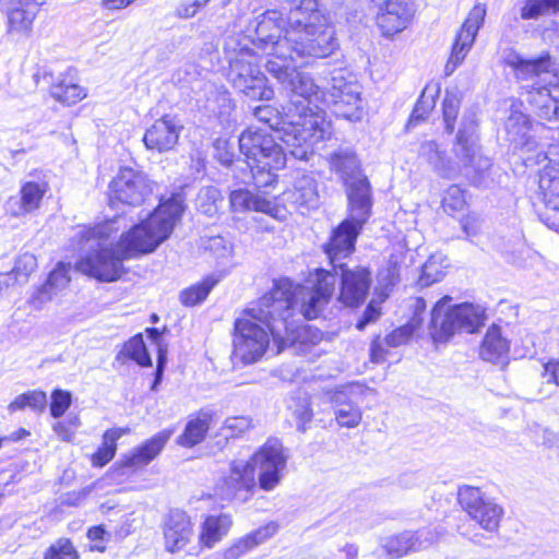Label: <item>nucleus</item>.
<instances>
[{
  "label": "nucleus",
  "mask_w": 559,
  "mask_h": 559,
  "mask_svg": "<svg viewBox=\"0 0 559 559\" xmlns=\"http://www.w3.org/2000/svg\"><path fill=\"white\" fill-rule=\"evenodd\" d=\"M153 192L147 177L130 167L121 168L109 185V200L131 205H141L146 197Z\"/></svg>",
  "instance_id": "obj_18"
},
{
  "label": "nucleus",
  "mask_w": 559,
  "mask_h": 559,
  "mask_svg": "<svg viewBox=\"0 0 559 559\" xmlns=\"http://www.w3.org/2000/svg\"><path fill=\"white\" fill-rule=\"evenodd\" d=\"M37 269V259L34 254L25 252L20 254L14 263L11 273L17 281L19 286H23L28 283L31 275Z\"/></svg>",
  "instance_id": "obj_41"
},
{
  "label": "nucleus",
  "mask_w": 559,
  "mask_h": 559,
  "mask_svg": "<svg viewBox=\"0 0 559 559\" xmlns=\"http://www.w3.org/2000/svg\"><path fill=\"white\" fill-rule=\"evenodd\" d=\"M233 525L229 514L209 515L202 525L200 543L206 548L214 547L226 536Z\"/></svg>",
  "instance_id": "obj_33"
},
{
  "label": "nucleus",
  "mask_w": 559,
  "mask_h": 559,
  "mask_svg": "<svg viewBox=\"0 0 559 559\" xmlns=\"http://www.w3.org/2000/svg\"><path fill=\"white\" fill-rule=\"evenodd\" d=\"M218 280L213 276L204 278L201 283L192 285L180 293V301L187 307H193L205 300Z\"/></svg>",
  "instance_id": "obj_39"
},
{
  "label": "nucleus",
  "mask_w": 559,
  "mask_h": 559,
  "mask_svg": "<svg viewBox=\"0 0 559 559\" xmlns=\"http://www.w3.org/2000/svg\"><path fill=\"white\" fill-rule=\"evenodd\" d=\"M222 201L221 191L216 187H203L198 193L197 206L203 214L214 216L217 213Z\"/></svg>",
  "instance_id": "obj_40"
},
{
  "label": "nucleus",
  "mask_w": 559,
  "mask_h": 559,
  "mask_svg": "<svg viewBox=\"0 0 559 559\" xmlns=\"http://www.w3.org/2000/svg\"><path fill=\"white\" fill-rule=\"evenodd\" d=\"M330 169L335 173L346 186L347 201L349 193L358 192L360 188H366V199L371 200V188L366 176L362 175L360 163L356 153L349 147H340L329 156Z\"/></svg>",
  "instance_id": "obj_20"
},
{
  "label": "nucleus",
  "mask_w": 559,
  "mask_h": 559,
  "mask_svg": "<svg viewBox=\"0 0 559 559\" xmlns=\"http://www.w3.org/2000/svg\"><path fill=\"white\" fill-rule=\"evenodd\" d=\"M423 323V319H417V317H413L412 320L394 331L388 334L384 338V343L389 347H399L408 342L412 335L419 329Z\"/></svg>",
  "instance_id": "obj_43"
},
{
  "label": "nucleus",
  "mask_w": 559,
  "mask_h": 559,
  "mask_svg": "<svg viewBox=\"0 0 559 559\" xmlns=\"http://www.w3.org/2000/svg\"><path fill=\"white\" fill-rule=\"evenodd\" d=\"M254 34V38H249V46L253 45L269 59L281 60L288 56L290 40L287 39V27H284L281 12L270 10L259 15Z\"/></svg>",
  "instance_id": "obj_9"
},
{
  "label": "nucleus",
  "mask_w": 559,
  "mask_h": 559,
  "mask_svg": "<svg viewBox=\"0 0 559 559\" xmlns=\"http://www.w3.org/2000/svg\"><path fill=\"white\" fill-rule=\"evenodd\" d=\"M203 247L218 261H225L233 254L231 243L222 236L207 238L203 241Z\"/></svg>",
  "instance_id": "obj_47"
},
{
  "label": "nucleus",
  "mask_w": 559,
  "mask_h": 559,
  "mask_svg": "<svg viewBox=\"0 0 559 559\" xmlns=\"http://www.w3.org/2000/svg\"><path fill=\"white\" fill-rule=\"evenodd\" d=\"M229 202L231 209L236 212L255 211L275 217L280 211L274 201L247 189L231 191Z\"/></svg>",
  "instance_id": "obj_29"
},
{
  "label": "nucleus",
  "mask_w": 559,
  "mask_h": 559,
  "mask_svg": "<svg viewBox=\"0 0 559 559\" xmlns=\"http://www.w3.org/2000/svg\"><path fill=\"white\" fill-rule=\"evenodd\" d=\"M181 130L182 126L175 117L165 115L146 129L143 142L147 150L168 152L178 143Z\"/></svg>",
  "instance_id": "obj_25"
},
{
  "label": "nucleus",
  "mask_w": 559,
  "mask_h": 559,
  "mask_svg": "<svg viewBox=\"0 0 559 559\" xmlns=\"http://www.w3.org/2000/svg\"><path fill=\"white\" fill-rule=\"evenodd\" d=\"M521 83L522 96L536 115L547 121H559V78L548 52L536 59H524L515 52L506 57Z\"/></svg>",
  "instance_id": "obj_4"
},
{
  "label": "nucleus",
  "mask_w": 559,
  "mask_h": 559,
  "mask_svg": "<svg viewBox=\"0 0 559 559\" xmlns=\"http://www.w3.org/2000/svg\"><path fill=\"white\" fill-rule=\"evenodd\" d=\"M288 453L281 440L269 439L248 462L258 468L259 487L264 491L274 490L282 481L287 466Z\"/></svg>",
  "instance_id": "obj_12"
},
{
  "label": "nucleus",
  "mask_w": 559,
  "mask_h": 559,
  "mask_svg": "<svg viewBox=\"0 0 559 559\" xmlns=\"http://www.w3.org/2000/svg\"><path fill=\"white\" fill-rule=\"evenodd\" d=\"M239 150L247 163L263 164L262 167L284 168L286 155L275 139L264 129L249 127L239 136Z\"/></svg>",
  "instance_id": "obj_11"
},
{
  "label": "nucleus",
  "mask_w": 559,
  "mask_h": 559,
  "mask_svg": "<svg viewBox=\"0 0 559 559\" xmlns=\"http://www.w3.org/2000/svg\"><path fill=\"white\" fill-rule=\"evenodd\" d=\"M329 95L336 116L354 122L362 119L361 86L342 70L333 72Z\"/></svg>",
  "instance_id": "obj_15"
},
{
  "label": "nucleus",
  "mask_w": 559,
  "mask_h": 559,
  "mask_svg": "<svg viewBox=\"0 0 559 559\" xmlns=\"http://www.w3.org/2000/svg\"><path fill=\"white\" fill-rule=\"evenodd\" d=\"M380 314V308L377 305V302L373 300L370 301L361 319H359L358 322L356 323V328L360 331L364 330L368 324L377 321Z\"/></svg>",
  "instance_id": "obj_62"
},
{
  "label": "nucleus",
  "mask_w": 559,
  "mask_h": 559,
  "mask_svg": "<svg viewBox=\"0 0 559 559\" xmlns=\"http://www.w3.org/2000/svg\"><path fill=\"white\" fill-rule=\"evenodd\" d=\"M45 3L38 0H0V10L5 15L7 35L28 36L39 9Z\"/></svg>",
  "instance_id": "obj_21"
},
{
  "label": "nucleus",
  "mask_w": 559,
  "mask_h": 559,
  "mask_svg": "<svg viewBox=\"0 0 559 559\" xmlns=\"http://www.w3.org/2000/svg\"><path fill=\"white\" fill-rule=\"evenodd\" d=\"M213 146L215 158L222 165L229 166L234 160L233 145L229 141L225 139H217Z\"/></svg>",
  "instance_id": "obj_60"
},
{
  "label": "nucleus",
  "mask_w": 559,
  "mask_h": 559,
  "mask_svg": "<svg viewBox=\"0 0 559 559\" xmlns=\"http://www.w3.org/2000/svg\"><path fill=\"white\" fill-rule=\"evenodd\" d=\"M449 296L441 298L431 311L429 333L435 343L447 342L456 332L474 333L485 322V309L473 304L448 307Z\"/></svg>",
  "instance_id": "obj_7"
},
{
  "label": "nucleus",
  "mask_w": 559,
  "mask_h": 559,
  "mask_svg": "<svg viewBox=\"0 0 559 559\" xmlns=\"http://www.w3.org/2000/svg\"><path fill=\"white\" fill-rule=\"evenodd\" d=\"M50 93L56 100L67 106L81 102L87 95L84 87L67 78L53 84L50 88Z\"/></svg>",
  "instance_id": "obj_36"
},
{
  "label": "nucleus",
  "mask_w": 559,
  "mask_h": 559,
  "mask_svg": "<svg viewBox=\"0 0 559 559\" xmlns=\"http://www.w3.org/2000/svg\"><path fill=\"white\" fill-rule=\"evenodd\" d=\"M442 527H425L418 531H404L388 536L381 542V549L390 559L402 558L411 552L424 550L443 536Z\"/></svg>",
  "instance_id": "obj_19"
},
{
  "label": "nucleus",
  "mask_w": 559,
  "mask_h": 559,
  "mask_svg": "<svg viewBox=\"0 0 559 559\" xmlns=\"http://www.w3.org/2000/svg\"><path fill=\"white\" fill-rule=\"evenodd\" d=\"M210 0H182L178 3L175 10V14L179 19H192L194 17Z\"/></svg>",
  "instance_id": "obj_57"
},
{
  "label": "nucleus",
  "mask_w": 559,
  "mask_h": 559,
  "mask_svg": "<svg viewBox=\"0 0 559 559\" xmlns=\"http://www.w3.org/2000/svg\"><path fill=\"white\" fill-rule=\"evenodd\" d=\"M265 69L280 83L287 99L283 108L289 123L284 129V144L292 156L306 160L313 146L332 133L331 123L319 107L324 100V93L311 74L298 70L294 56L267 59Z\"/></svg>",
  "instance_id": "obj_3"
},
{
  "label": "nucleus",
  "mask_w": 559,
  "mask_h": 559,
  "mask_svg": "<svg viewBox=\"0 0 559 559\" xmlns=\"http://www.w3.org/2000/svg\"><path fill=\"white\" fill-rule=\"evenodd\" d=\"M366 191V188H360L358 192L349 193L347 217L333 230L325 245V252L335 272L338 264H344L342 260L355 250L356 239L371 216L372 202L367 201Z\"/></svg>",
  "instance_id": "obj_6"
},
{
  "label": "nucleus",
  "mask_w": 559,
  "mask_h": 559,
  "mask_svg": "<svg viewBox=\"0 0 559 559\" xmlns=\"http://www.w3.org/2000/svg\"><path fill=\"white\" fill-rule=\"evenodd\" d=\"M72 402L71 393L61 389H56L51 393L50 414L55 418L61 417L70 407Z\"/></svg>",
  "instance_id": "obj_53"
},
{
  "label": "nucleus",
  "mask_w": 559,
  "mask_h": 559,
  "mask_svg": "<svg viewBox=\"0 0 559 559\" xmlns=\"http://www.w3.org/2000/svg\"><path fill=\"white\" fill-rule=\"evenodd\" d=\"M418 156L431 166L441 178L453 180L464 176L473 186L474 179L459 159L452 160L445 156L435 141H425L420 144Z\"/></svg>",
  "instance_id": "obj_24"
},
{
  "label": "nucleus",
  "mask_w": 559,
  "mask_h": 559,
  "mask_svg": "<svg viewBox=\"0 0 559 559\" xmlns=\"http://www.w3.org/2000/svg\"><path fill=\"white\" fill-rule=\"evenodd\" d=\"M300 14H308V21H312L314 23L323 22V20L326 19L318 10L317 0H292L286 21L287 33L289 31H296L298 33L304 31L300 28Z\"/></svg>",
  "instance_id": "obj_34"
},
{
  "label": "nucleus",
  "mask_w": 559,
  "mask_h": 559,
  "mask_svg": "<svg viewBox=\"0 0 559 559\" xmlns=\"http://www.w3.org/2000/svg\"><path fill=\"white\" fill-rule=\"evenodd\" d=\"M122 354L133 359L141 366H151L152 360L147 353L142 335H135L123 346Z\"/></svg>",
  "instance_id": "obj_44"
},
{
  "label": "nucleus",
  "mask_w": 559,
  "mask_h": 559,
  "mask_svg": "<svg viewBox=\"0 0 559 559\" xmlns=\"http://www.w3.org/2000/svg\"><path fill=\"white\" fill-rule=\"evenodd\" d=\"M25 394L28 407L35 412H43L47 405V395L43 391L33 390Z\"/></svg>",
  "instance_id": "obj_61"
},
{
  "label": "nucleus",
  "mask_w": 559,
  "mask_h": 559,
  "mask_svg": "<svg viewBox=\"0 0 559 559\" xmlns=\"http://www.w3.org/2000/svg\"><path fill=\"white\" fill-rule=\"evenodd\" d=\"M294 415L296 419L298 420V430L301 432L306 431V425L311 421L312 419V409L310 408L309 403L305 402L296 407L294 411Z\"/></svg>",
  "instance_id": "obj_63"
},
{
  "label": "nucleus",
  "mask_w": 559,
  "mask_h": 559,
  "mask_svg": "<svg viewBox=\"0 0 559 559\" xmlns=\"http://www.w3.org/2000/svg\"><path fill=\"white\" fill-rule=\"evenodd\" d=\"M527 124L528 119L524 114L513 111L506 121V130L513 138L524 136L528 129Z\"/></svg>",
  "instance_id": "obj_55"
},
{
  "label": "nucleus",
  "mask_w": 559,
  "mask_h": 559,
  "mask_svg": "<svg viewBox=\"0 0 559 559\" xmlns=\"http://www.w3.org/2000/svg\"><path fill=\"white\" fill-rule=\"evenodd\" d=\"M289 198L298 206L314 209L319 204L318 183L313 175L302 174L296 177Z\"/></svg>",
  "instance_id": "obj_32"
},
{
  "label": "nucleus",
  "mask_w": 559,
  "mask_h": 559,
  "mask_svg": "<svg viewBox=\"0 0 559 559\" xmlns=\"http://www.w3.org/2000/svg\"><path fill=\"white\" fill-rule=\"evenodd\" d=\"M163 534L167 551L176 552L183 549L192 536L190 518L181 510H171L164 520Z\"/></svg>",
  "instance_id": "obj_26"
},
{
  "label": "nucleus",
  "mask_w": 559,
  "mask_h": 559,
  "mask_svg": "<svg viewBox=\"0 0 559 559\" xmlns=\"http://www.w3.org/2000/svg\"><path fill=\"white\" fill-rule=\"evenodd\" d=\"M46 183L26 182L21 189L22 207L25 212L36 210L46 192Z\"/></svg>",
  "instance_id": "obj_42"
},
{
  "label": "nucleus",
  "mask_w": 559,
  "mask_h": 559,
  "mask_svg": "<svg viewBox=\"0 0 559 559\" xmlns=\"http://www.w3.org/2000/svg\"><path fill=\"white\" fill-rule=\"evenodd\" d=\"M549 164L539 177V193L546 212L540 214L545 224L559 231V145L549 147Z\"/></svg>",
  "instance_id": "obj_17"
},
{
  "label": "nucleus",
  "mask_w": 559,
  "mask_h": 559,
  "mask_svg": "<svg viewBox=\"0 0 559 559\" xmlns=\"http://www.w3.org/2000/svg\"><path fill=\"white\" fill-rule=\"evenodd\" d=\"M409 19V10L401 0H384V5L377 16V24L384 36H392L402 32Z\"/></svg>",
  "instance_id": "obj_27"
},
{
  "label": "nucleus",
  "mask_w": 559,
  "mask_h": 559,
  "mask_svg": "<svg viewBox=\"0 0 559 559\" xmlns=\"http://www.w3.org/2000/svg\"><path fill=\"white\" fill-rule=\"evenodd\" d=\"M510 344L502 336L501 330L497 325H491L481 342L479 355L489 362L497 365H506L508 362V354Z\"/></svg>",
  "instance_id": "obj_30"
},
{
  "label": "nucleus",
  "mask_w": 559,
  "mask_h": 559,
  "mask_svg": "<svg viewBox=\"0 0 559 559\" xmlns=\"http://www.w3.org/2000/svg\"><path fill=\"white\" fill-rule=\"evenodd\" d=\"M183 200L177 194L162 202L147 219L133 226L112 248L116 221L95 227H80L74 235L81 257L76 270L102 282L117 281L123 273V260L153 252L180 219Z\"/></svg>",
  "instance_id": "obj_2"
},
{
  "label": "nucleus",
  "mask_w": 559,
  "mask_h": 559,
  "mask_svg": "<svg viewBox=\"0 0 559 559\" xmlns=\"http://www.w3.org/2000/svg\"><path fill=\"white\" fill-rule=\"evenodd\" d=\"M70 264L59 262L57 266L50 272L47 281L45 282L50 286L55 293H60L69 285L71 278L69 276Z\"/></svg>",
  "instance_id": "obj_51"
},
{
  "label": "nucleus",
  "mask_w": 559,
  "mask_h": 559,
  "mask_svg": "<svg viewBox=\"0 0 559 559\" xmlns=\"http://www.w3.org/2000/svg\"><path fill=\"white\" fill-rule=\"evenodd\" d=\"M461 99L456 91H447L443 99V120L448 133H452L459 114Z\"/></svg>",
  "instance_id": "obj_46"
},
{
  "label": "nucleus",
  "mask_w": 559,
  "mask_h": 559,
  "mask_svg": "<svg viewBox=\"0 0 559 559\" xmlns=\"http://www.w3.org/2000/svg\"><path fill=\"white\" fill-rule=\"evenodd\" d=\"M129 432V429L124 428H112L105 431L103 435V443L98 448L95 454L92 456V463L94 466L103 467L110 462L117 450L116 442Z\"/></svg>",
  "instance_id": "obj_35"
},
{
  "label": "nucleus",
  "mask_w": 559,
  "mask_h": 559,
  "mask_svg": "<svg viewBox=\"0 0 559 559\" xmlns=\"http://www.w3.org/2000/svg\"><path fill=\"white\" fill-rule=\"evenodd\" d=\"M250 428H252V420L247 416L228 417L223 426V430L228 432L230 437H238Z\"/></svg>",
  "instance_id": "obj_56"
},
{
  "label": "nucleus",
  "mask_w": 559,
  "mask_h": 559,
  "mask_svg": "<svg viewBox=\"0 0 559 559\" xmlns=\"http://www.w3.org/2000/svg\"><path fill=\"white\" fill-rule=\"evenodd\" d=\"M449 267L448 258L442 253H433L429 257L423 265L421 276L419 284L421 286H430L433 283L441 281L445 271Z\"/></svg>",
  "instance_id": "obj_37"
},
{
  "label": "nucleus",
  "mask_w": 559,
  "mask_h": 559,
  "mask_svg": "<svg viewBox=\"0 0 559 559\" xmlns=\"http://www.w3.org/2000/svg\"><path fill=\"white\" fill-rule=\"evenodd\" d=\"M441 203L444 212L450 215L461 212L466 205L464 190L457 185H451L444 191Z\"/></svg>",
  "instance_id": "obj_45"
},
{
  "label": "nucleus",
  "mask_w": 559,
  "mask_h": 559,
  "mask_svg": "<svg viewBox=\"0 0 559 559\" xmlns=\"http://www.w3.org/2000/svg\"><path fill=\"white\" fill-rule=\"evenodd\" d=\"M254 117L262 123H264L270 130L276 132L277 138L284 143V129L289 123L287 116H282L280 111L270 106H258L253 111Z\"/></svg>",
  "instance_id": "obj_38"
},
{
  "label": "nucleus",
  "mask_w": 559,
  "mask_h": 559,
  "mask_svg": "<svg viewBox=\"0 0 559 559\" xmlns=\"http://www.w3.org/2000/svg\"><path fill=\"white\" fill-rule=\"evenodd\" d=\"M371 390L360 383H349L329 394L335 420L341 427L355 428L362 418L360 404Z\"/></svg>",
  "instance_id": "obj_16"
},
{
  "label": "nucleus",
  "mask_w": 559,
  "mask_h": 559,
  "mask_svg": "<svg viewBox=\"0 0 559 559\" xmlns=\"http://www.w3.org/2000/svg\"><path fill=\"white\" fill-rule=\"evenodd\" d=\"M214 412L201 409L190 415L183 432L178 437L177 442L187 448L194 447L202 442L211 427Z\"/></svg>",
  "instance_id": "obj_31"
},
{
  "label": "nucleus",
  "mask_w": 559,
  "mask_h": 559,
  "mask_svg": "<svg viewBox=\"0 0 559 559\" xmlns=\"http://www.w3.org/2000/svg\"><path fill=\"white\" fill-rule=\"evenodd\" d=\"M277 524L274 522H270L252 532L243 536V540L246 542L247 546L250 550L255 548L257 546L263 544L269 538L274 536L277 532Z\"/></svg>",
  "instance_id": "obj_52"
},
{
  "label": "nucleus",
  "mask_w": 559,
  "mask_h": 559,
  "mask_svg": "<svg viewBox=\"0 0 559 559\" xmlns=\"http://www.w3.org/2000/svg\"><path fill=\"white\" fill-rule=\"evenodd\" d=\"M309 282L311 287L280 278L254 306L242 312L235 322L233 354L236 359L243 365L260 360L270 345V334L276 353L293 343L296 337L289 319L297 308L307 320L320 316L334 293L336 277L330 271L317 269Z\"/></svg>",
  "instance_id": "obj_1"
},
{
  "label": "nucleus",
  "mask_w": 559,
  "mask_h": 559,
  "mask_svg": "<svg viewBox=\"0 0 559 559\" xmlns=\"http://www.w3.org/2000/svg\"><path fill=\"white\" fill-rule=\"evenodd\" d=\"M400 272L399 265L396 261L390 260L386 263V266L379 271L378 273V282L380 286L384 289H388L395 285L399 281Z\"/></svg>",
  "instance_id": "obj_59"
},
{
  "label": "nucleus",
  "mask_w": 559,
  "mask_h": 559,
  "mask_svg": "<svg viewBox=\"0 0 559 559\" xmlns=\"http://www.w3.org/2000/svg\"><path fill=\"white\" fill-rule=\"evenodd\" d=\"M337 271L341 272L340 301L348 307L364 302L371 284L370 271L365 266L348 264H338Z\"/></svg>",
  "instance_id": "obj_23"
},
{
  "label": "nucleus",
  "mask_w": 559,
  "mask_h": 559,
  "mask_svg": "<svg viewBox=\"0 0 559 559\" xmlns=\"http://www.w3.org/2000/svg\"><path fill=\"white\" fill-rule=\"evenodd\" d=\"M248 166L251 169L252 179L254 186L257 188H269L272 187L276 180L277 176L274 171L280 170L281 168H271V167H261L263 164H251L248 162Z\"/></svg>",
  "instance_id": "obj_49"
},
{
  "label": "nucleus",
  "mask_w": 559,
  "mask_h": 559,
  "mask_svg": "<svg viewBox=\"0 0 559 559\" xmlns=\"http://www.w3.org/2000/svg\"><path fill=\"white\" fill-rule=\"evenodd\" d=\"M173 430H163L135 449L131 454L126 455L121 461L122 467L140 468L152 462L163 450Z\"/></svg>",
  "instance_id": "obj_28"
},
{
  "label": "nucleus",
  "mask_w": 559,
  "mask_h": 559,
  "mask_svg": "<svg viewBox=\"0 0 559 559\" xmlns=\"http://www.w3.org/2000/svg\"><path fill=\"white\" fill-rule=\"evenodd\" d=\"M255 485L251 462L236 460L230 463L228 473L216 481L214 492L222 500L246 502L253 495Z\"/></svg>",
  "instance_id": "obj_13"
},
{
  "label": "nucleus",
  "mask_w": 559,
  "mask_h": 559,
  "mask_svg": "<svg viewBox=\"0 0 559 559\" xmlns=\"http://www.w3.org/2000/svg\"><path fill=\"white\" fill-rule=\"evenodd\" d=\"M477 119L475 112L463 116L454 145L455 158L463 163L474 186L487 187L490 182L491 160L484 156L477 143Z\"/></svg>",
  "instance_id": "obj_8"
},
{
  "label": "nucleus",
  "mask_w": 559,
  "mask_h": 559,
  "mask_svg": "<svg viewBox=\"0 0 559 559\" xmlns=\"http://www.w3.org/2000/svg\"><path fill=\"white\" fill-rule=\"evenodd\" d=\"M459 502L469 518L483 530L490 533L498 530L503 509L492 499L487 498L478 487H461L459 489Z\"/></svg>",
  "instance_id": "obj_14"
},
{
  "label": "nucleus",
  "mask_w": 559,
  "mask_h": 559,
  "mask_svg": "<svg viewBox=\"0 0 559 559\" xmlns=\"http://www.w3.org/2000/svg\"><path fill=\"white\" fill-rule=\"evenodd\" d=\"M57 293H55V290H52L50 288L49 285H47L46 283L43 284L41 286L37 287L33 293L32 295L29 296L27 302L28 305L35 309V310H40L43 309V307L49 302L53 296H56Z\"/></svg>",
  "instance_id": "obj_58"
},
{
  "label": "nucleus",
  "mask_w": 559,
  "mask_h": 559,
  "mask_svg": "<svg viewBox=\"0 0 559 559\" xmlns=\"http://www.w3.org/2000/svg\"><path fill=\"white\" fill-rule=\"evenodd\" d=\"M433 107H435L433 96L432 95L428 96L426 94V91H424L413 109V112L408 119L407 127L411 128V127H416L417 124H419L421 121H424L428 117V115L430 114V111L432 110Z\"/></svg>",
  "instance_id": "obj_50"
},
{
  "label": "nucleus",
  "mask_w": 559,
  "mask_h": 559,
  "mask_svg": "<svg viewBox=\"0 0 559 559\" xmlns=\"http://www.w3.org/2000/svg\"><path fill=\"white\" fill-rule=\"evenodd\" d=\"M485 16L486 8L484 4L478 3L469 11L456 35L450 58L445 64L444 71L447 75H451L465 59L475 41L479 28L484 23Z\"/></svg>",
  "instance_id": "obj_22"
},
{
  "label": "nucleus",
  "mask_w": 559,
  "mask_h": 559,
  "mask_svg": "<svg viewBox=\"0 0 559 559\" xmlns=\"http://www.w3.org/2000/svg\"><path fill=\"white\" fill-rule=\"evenodd\" d=\"M543 377L547 383L559 385V359H551L544 365Z\"/></svg>",
  "instance_id": "obj_64"
},
{
  "label": "nucleus",
  "mask_w": 559,
  "mask_h": 559,
  "mask_svg": "<svg viewBox=\"0 0 559 559\" xmlns=\"http://www.w3.org/2000/svg\"><path fill=\"white\" fill-rule=\"evenodd\" d=\"M229 63L228 80L246 97L253 100H269L274 91L260 69L257 52L249 47V37L229 36L224 45Z\"/></svg>",
  "instance_id": "obj_5"
},
{
  "label": "nucleus",
  "mask_w": 559,
  "mask_h": 559,
  "mask_svg": "<svg viewBox=\"0 0 559 559\" xmlns=\"http://www.w3.org/2000/svg\"><path fill=\"white\" fill-rule=\"evenodd\" d=\"M287 39L290 40L288 56L296 58L316 57L325 58L337 48L334 27L328 19L319 22L311 28H305L301 33L289 31Z\"/></svg>",
  "instance_id": "obj_10"
},
{
  "label": "nucleus",
  "mask_w": 559,
  "mask_h": 559,
  "mask_svg": "<svg viewBox=\"0 0 559 559\" xmlns=\"http://www.w3.org/2000/svg\"><path fill=\"white\" fill-rule=\"evenodd\" d=\"M45 559H78V555L70 540L59 539L49 547Z\"/></svg>",
  "instance_id": "obj_54"
},
{
  "label": "nucleus",
  "mask_w": 559,
  "mask_h": 559,
  "mask_svg": "<svg viewBox=\"0 0 559 559\" xmlns=\"http://www.w3.org/2000/svg\"><path fill=\"white\" fill-rule=\"evenodd\" d=\"M549 11H559V0H528L521 15L523 19H535Z\"/></svg>",
  "instance_id": "obj_48"
}]
</instances>
